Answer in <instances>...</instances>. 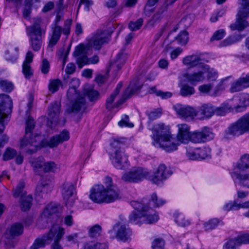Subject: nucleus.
<instances>
[{
    "label": "nucleus",
    "mask_w": 249,
    "mask_h": 249,
    "mask_svg": "<svg viewBox=\"0 0 249 249\" xmlns=\"http://www.w3.org/2000/svg\"><path fill=\"white\" fill-rule=\"evenodd\" d=\"M52 233H50V231L48 234L44 235L41 238H36L33 245L30 247V249H39L44 248L46 244H48V241L51 239Z\"/></svg>",
    "instance_id": "nucleus-32"
},
{
    "label": "nucleus",
    "mask_w": 249,
    "mask_h": 249,
    "mask_svg": "<svg viewBox=\"0 0 249 249\" xmlns=\"http://www.w3.org/2000/svg\"><path fill=\"white\" fill-rule=\"evenodd\" d=\"M178 128L177 138L181 143H188L189 142L193 143H203L213 138L214 135L211 129L205 126L200 130L190 132V128L186 124L178 125Z\"/></svg>",
    "instance_id": "nucleus-1"
},
{
    "label": "nucleus",
    "mask_w": 249,
    "mask_h": 249,
    "mask_svg": "<svg viewBox=\"0 0 249 249\" xmlns=\"http://www.w3.org/2000/svg\"><path fill=\"white\" fill-rule=\"evenodd\" d=\"M129 87L123 93L119 100L115 104H113V102L116 98L117 95L113 93H111L106 101V107L109 110H111L114 107H118L122 105L126 100L133 95L137 91L140 89V87L137 86L134 88Z\"/></svg>",
    "instance_id": "nucleus-13"
},
{
    "label": "nucleus",
    "mask_w": 249,
    "mask_h": 249,
    "mask_svg": "<svg viewBox=\"0 0 249 249\" xmlns=\"http://www.w3.org/2000/svg\"><path fill=\"white\" fill-rule=\"evenodd\" d=\"M61 192L66 205L71 207L74 202V194L75 189L72 183L66 181L61 188Z\"/></svg>",
    "instance_id": "nucleus-18"
},
{
    "label": "nucleus",
    "mask_w": 249,
    "mask_h": 249,
    "mask_svg": "<svg viewBox=\"0 0 249 249\" xmlns=\"http://www.w3.org/2000/svg\"><path fill=\"white\" fill-rule=\"evenodd\" d=\"M33 197L31 196H22L20 199V206L23 211L29 210L32 205Z\"/></svg>",
    "instance_id": "nucleus-40"
},
{
    "label": "nucleus",
    "mask_w": 249,
    "mask_h": 249,
    "mask_svg": "<svg viewBox=\"0 0 249 249\" xmlns=\"http://www.w3.org/2000/svg\"><path fill=\"white\" fill-rule=\"evenodd\" d=\"M58 169L56 164L53 161L44 162L43 170L44 172H55Z\"/></svg>",
    "instance_id": "nucleus-53"
},
{
    "label": "nucleus",
    "mask_w": 249,
    "mask_h": 249,
    "mask_svg": "<svg viewBox=\"0 0 249 249\" xmlns=\"http://www.w3.org/2000/svg\"><path fill=\"white\" fill-rule=\"evenodd\" d=\"M150 203H152L154 207H159L166 203V200L159 198L156 193H153L151 196Z\"/></svg>",
    "instance_id": "nucleus-48"
},
{
    "label": "nucleus",
    "mask_w": 249,
    "mask_h": 249,
    "mask_svg": "<svg viewBox=\"0 0 249 249\" xmlns=\"http://www.w3.org/2000/svg\"><path fill=\"white\" fill-rule=\"evenodd\" d=\"M52 189L53 186L50 180H48L46 182L42 180L40 184L36 188V199H39V198L45 197L48 193L52 191Z\"/></svg>",
    "instance_id": "nucleus-29"
},
{
    "label": "nucleus",
    "mask_w": 249,
    "mask_h": 249,
    "mask_svg": "<svg viewBox=\"0 0 249 249\" xmlns=\"http://www.w3.org/2000/svg\"><path fill=\"white\" fill-rule=\"evenodd\" d=\"M13 101L10 97L5 94H0V133L5 129V124L9 121L8 114L12 112Z\"/></svg>",
    "instance_id": "nucleus-8"
},
{
    "label": "nucleus",
    "mask_w": 249,
    "mask_h": 249,
    "mask_svg": "<svg viewBox=\"0 0 249 249\" xmlns=\"http://www.w3.org/2000/svg\"><path fill=\"white\" fill-rule=\"evenodd\" d=\"M105 188L102 185H95L90 191V198L97 203H105Z\"/></svg>",
    "instance_id": "nucleus-23"
},
{
    "label": "nucleus",
    "mask_w": 249,
    "mask_h": 249,
    "mask_svg": "<svg viewBox=\"0 0 249 249\" xmlns=\"http://www.w3.org/2000/svg\"><path fill=\"white\" fill-rule=\"evenodd\" d=\"M176 39L178 44L185 45L189 40L188 33L185 31H182L176 37Z\"/></svg>",
    "instance_id": "nucleus-55"
},
{
    "label": "nucleus",
    "mask_w": 249,
    "mask_h": 249,
    "mask_svg": "<svg viewBox=\"0 0 249 249\" xmlns=\"http://www.w3.org/2000/svg\"><path fill=\"white\" fill-rule=\"evenodd\" d=\"M105 203H111L120 198V190L116 185H112L108 188H105Z\"/></svg>",
    "instance_id": "nucleus-31"
},
{
    "label": "nucleus",
    "mask_w": 249,
    "mask_h": 249,
    "mask_svg": "<svg viewBox=\"0 0 249 249\" xmlns=\"http://www.w3.org/2000/svg\"><path fill=\"white\" fill-rule=\"evenodd\" d=\"M34 119L29 117L26 122V129L25 136L20 141V148L26 153L32 154L36 152L37 146V142L39 141V135H35L33 137L32 131L35 127Z\"/></svg>",
    "instance_id": "nucleus-2"
},
{
    "label": "nucleus",
    "mask_w": 249,
    "mask_h": 249,
    "mask_svg": "<svg viewBox=\"0 0 249 249\" xmlns=\"http://www.w3.org/2000/svg\"><path fill=\"white\" fill-rule=\"evenodd\" d=\"M75 97L76 99L72 103L71 106L66 110V112L69 114L77 113L80 111L84 110L86 108V102L84 97L79 96V95Z\"/></svg>",
    "instance_id": "nucleus-27"
},
{
    "label": "nucleus",
    "mask_w": 249,
    "mask_h": 249,
    "mask_svg": "<svg viewBox=\"0 0 249 249\" xmlns=\"http://www.w3.org/2000/svg\"><path fill=\"white\" fill-rule=\"evenodd\" d=\"M228 77L224 79H222L221 81L217 84L215 87L214 88L213 91L212 92L211 94V96H216L219 95L221 92L223 91L225 89V86L224 85V82L226 79H227Z\"/></svg>",
    "instance_id": "nucleus-51"
},
{
    "label": "nucleus",
    "mask_w": 249,
    "mask_h": 249,
    "mask_svg": "<svg viewBox=\"0 0 249 249\" xmlns=\"http://www.w3.org/2000/svg\"><path fill=\"white\" fill-rule=\"evenodd\" d=\"M195 92V89L187 84L183 85L180 89V94L183 97L189 96Z\"/></svg>",
    "instance_id": "nucleus-46"
},
{
    "label": "nucleus",
    "mask_w": 249,
    "mask_h": 249,
    "mask_svg": "<svg viewBox=\"0 0 249 249\" xmlns=\"http://www.w3.org/2000/svg\"><path fill=\"white\" fill-rule=\"evenodd\" d=\"M70 135L69 132L64 129L59 134L52 137L47 142V145L51 148L56 147L59 144L69 140Z\"/></svg>",
    "instance_id": "nucleus-28"
},
{
    "label": "nucleus",
    "mask_w": 249,
    "mask_h": 249,
    "mask_svg": "<svg viewBox=\"0 0 249 249\" xmlns=\"http://www.w3.org/2000/svg\"><path fill=\"white\" fill-rule=\"evenodd\" d=\"M214 106L210 103L205 104L201 106L199 110L196 112L197 117L200 120L209 119L214 115Z\"/></svg>",
    "instance_id": "nucleus-30"
},
{
    "label": "nucleus",
    "mask_w": 249,
    "mask_h": 249,
    "mask_svg": "<svg viewBox=\"0 0 249 249\" xmlns=\"http://www.w3.org/2000/svg\"><path fill=\"white\" fill-rule=\"evenodd\" d=\"M78 233H74L66 236L63 239L64 244L69 246L77 242Z\"/></svg>",
    "instance_id": "nucleus-56"
},
{
    "label": "nucleus",
    "mask_w": 249,
    "mask_h": 249,
    "mask_svg": "<svg viewBox=\"0 0 249 249\" xmlns=\"http://www.w3.org/2000/svg\"><path fill=\"white\" fill-rule=\"evenodd\" d=\"M25 187V183L23 181L20 180L18 183L17 187L14 190L13 196L15 197H18L20 196H25L23 192V189Z\"/></svg>",
    "instance_id": "nucleus-49"
},
{
    "label": "nucleus",
    "mask_w": 249,
    "mask_h": 249,
    "mask_svg": "<svg viewBox=\"0 0 249 249\" xmlns=\"http://www.w3.org/2000/svg\"><path fill=\"white\" fill-rule=\"evenodd\" d=\"M143 22V19L140 18L136 21H131L128 25V27L131 31H136L142 27Z\"/></svg>",
    "instance_id": "nucleus-62"
},
{
    "label": "nucleus",
    "mask_w": 249,
    "mask_h": 249,
    "mask_svg": "<svg viewBox=\"0 0 249 249\" xmlns=\"http://www.w3.org/2000/svg\"><path fill=\"white\" fill-rule=\"evenodd\" d=\"M73 56L76 58V63L79 69L84 65L89 64H96L99 61V57L94 55L90 58H88L83 45L80 44L76 47Z\"/></svg>",
    "instance_id": "nucleus-11"
},
{
    "label": "nucleus",
    "mask_w": 249,
    "mask_h": 249,
    "mask_svg": "<svg viewBox=\"0 0 249 249\" xmlns=\"http://www.w3.org/2000/svg\"><path fill=\"white\" fill-rule=\"evenodd\" d=\"M214 115L215 114L217 116H224L229 111V107L226 105L222 104L219 107L214 106Z\"/></svg>",
    "instance_id": "nucleus-57"
},
{
    "label": "nucleus",
    "mask_w": 249,
    "mask_h": 249,
    "mask_svg": "<svg viewBox=\"0 0 249 249\" xmlns=\"http://www.w3.org/2000/svg\"><path fill=\"white\" fill-rule=\"evenodd\" d=\"M198 149L199 159L209 158L211 156V149L208 147H204L201 149Z\"/></svg>",
    "instance_id": "nucleus-59"
},
{
    "label": "nucleus",
    "mask_w": 249,
    "mask_h": 249,
    "mask_svg": "<svg viewBox=\"0 0 249 249\" xmlns=\"http://www.w3.org/2000/svg\"><path fill=\"white\" fill-rule=\"evenodd\" d=\"M239 5L238 12L236 16L235 23L230 26L232 31H242L249 26V22L246 18L249 17V0H238Z\"/></svg>",
    "instance_id": "nucleus-6"
},
{
    "label": "nucleus",
    "mask_w": 249,
    "mask_h": 249,
    "mask_svg": "<svg viewBox=\"0 0 249 249\" xmlns=\"http://www.w3.org/2000/svg\"><path fill=\"white\" fill-rule=\"evenodd\" d=\"M60 107V103L59 102L51 103L49 107L47 125L51 128L54 127L58 123Z\"/></svg>",
    "instance_id": "nucleus-21"
},
{
    "label": "nucleus",
    "mask_w": 249,
    "mask_h": 249,
    "mask_svg": "<svg viewBox=\"0 0 249 249\" xmlns=\"http://www.w3.org/2000/svg\"><path fill=\"white\" fill-rule=\"evenodd\" d=\"M137 211L132 212L129 216V222L131 223H133L134 224H141V219L143 216L142 214V210L138 211L136 210Z\"/></svg>",
    "instance_id": "nucleus-41"
},
{
    "label": "nucleus",
    "mask_w": 249,
    "mask_h": 249,
    "mask_svg": "<svg viewBox=\"0 0 249 249\" xmlns=\"http://www.w3.org/2000/svg\"><path fill=\"white\" fill-rule=\"evenodd\" d=\"M0 88L5 92H10L14 89V85L13 83L7 80H1L0 81Z\"/></svg>",
    "instance_id": "nucleus-50"
},
{
    "label": "nucleus",
    "mask_w": 249,
    "mask_h": 249,
    "mask_svg": "<svg viewBox=\"0 0 249 249\" xmlns=\"http://www.w3.org/2000/svg\"><path fill=\"white\" fill-rule=\"evenodd\" d=\"M245 89L240 78H238L231 83L230 91L231 93L238 92Z\"/></svg>",
    "instance_id": "nucleus-47"
},
{
    "label": "nucleus",
    "mask_w": 249,
    "mask_h": 249,
    "mask_svg": "<svg viewBox=\"0 0 249 249\" xmlns=\"http://www.w3.org/2000/svg\"><path fill=\"white\" fill-rule=\"evenodd\" d=\"M201 53L193 54L185 57L182 60L183 63L189 68H194L199 66L202 68L205 62H207Z\"/></svg>",
    "instance_id": "nucleus-22"
},
{
    "label": "nucleus",
    "mask_w": 249,
    "mask_h": 249,
    "mask_svg": "<svg viewBox=\"0 0 249 249\" xmlns=\"http://www.w3.org/2000/svg\"><path fill=\"white\" fill-rule=\"evenodd\" d=\"M247 132L249 133V112L230 124L224 131V137L228 139H231Z\"/></svg>",
    "instance_id": "nucleus-5"
},
{
    "label": "nucleus",
    "mask_w": 249,
    "mask_h": 249,
    "mask_svg": "<svg viewBox=\"0 0 249 249\" xmlns=\"http://www.w3.org/2000/svg\"><path fill=\"white\" fill-rule=\"evenodd\" d=\"M50 233H52L53 236L51 237V239L48 241V244L53 241V243L51 246V249H63L62 247L59 244V241L65 234V229L57 225L54 224L50 230Z\"/></svg>",
    "instance_id": "nucleus-20"
},
{
    "label": "nucleus",
    "mask_w": 249,
    "mask_h": 249,
    "mask_svg": "<svg viewBox=\"0 0 249 249\" xmlns=\"http://www.w3.org/2000/svg\"><path fill=\"white\" fill-rule=\"evenodd\" d=\"M30 163L31 164L36 174L41 175L39 172L43 167L44 163V159L43 157L31 158L30 160Z\"/></svg>",
    "instance_id": "nucleus-36"
},
{
    "label": "nucleus",
    "mask_w": 249,
    "mask_h": 249,
    "mask_svg": "<svg viewBox=\"0 0 249 249\" xmlns=\"http://www.w3.org/2000/svg\"><path fill=\"white\" fill-rule=\"evenodd\" d=\"M226 35V32L224 29H219L215 31L212 37L210 38L211 41L214 40H219L222 39Z\"/></svg>",
    "instance_id": "nucleus-63"
},
{
    "label": "nucleus",
    "mask_w": 249,
    "mask_h": 249,
    "mask_svg": "<svg viewBox=\"0 0 249 249\" xmlns=\"http://www.w3.org/2000/svg\"><path fill=\"white\" fill-rule=\"evenodd\" d=\"M161 110L160 108L155 109L152 111H147L146 114L147 115L150 121H153L159 117L161 115Z\"/></svg>",
    "instance_id": "nucleus-58"
},
{
    "label": "nucleus",
    "mask_w": 249,
    "mask_h": 249,
    "mask_svg": "<svg viewBox=\"0 0 249 249\" xmlns=\"http://www.w3.org/2000/svg\"><path fill=\"white\" fill-rule=\"evenodd\" d=\"M240 208V205L238 204L235 201H230L226 203L223 207V210L225 211L231 210H237Z\"/></svg>",
    "instance_id": "nucleus-61"
},
{
    "label": "nucleus",
    "mask_w": 249,
    "mask_h": 249,
    "mask_svg": "<svg viewBox=\"0 0 249 249\" xmlns=\"http://www.w3.org/2000/svg\"><path fill=\"white\" fill-rule=\"evenodd\" d=\"M150 93H154L157 96L161 97L162 99H167L172 97V93L169 91L163 92L160 90H158L156 87H152L150 88Z\"/></svg>",
    "instance_id": "nucleus-43"
},
{
    "label": "nucleus",
    "mask_w": 249,
    "mask_h": 249,
    "mask_svg": "<svg viewBox=\"0 0 249 249\" xmlns=\"http://www.w3.org/2000/svg\"><path fill=\"white\" fill-rule=\"evenodd\" d=\"M187 81L192 85H195L199 82L204 81L205 76L204 72L201 71L187 73L185 76Z\"/></svg>",
    "instance_id": "nucleus-33"
},
{
    "label": "nucleus",
    "mask_w": 249,
    "mask_h": 249,
    "mask_svg": "<svg viewBox=\"0 0 249 249\" xmlns=\"http://www.w3.org/2000/svg\"><path fill=\"white\" fill-rule=\"evenodd\" d=\"M109 158L114 166L125 170L129 166L127 156L125 153L124 145L119 141H114L111 144Z\"/></svg>",
    "instance_id": "nucleus-4"
},
{
    "label": "nucleus",
    "mask_w": 249,
    "mask_h": 249,
    "mask_svg": "<svg viewBox=\"0 0 249 249\" xmlns=\"http://www.w3.org/2000/svg\"><path fill=\"white\" fill-rule=\"evenodd\" d=\"M108 233L110 238H116L123 242L128 241L132 234L131 230L128 225L120 222L116 223L113 229L109 231Z\"/></svg>",
    "instance_id": "nucleus-12"
},
{
    "label": "nucleus",
    "mask_w": 249,
    "mask_h": 249,
    "mask_svg": "<svg viewBox=\"0 0 249 249\" xmlns=\"http://www.w3.org/2000/svg\"><path fill=\"white\" fill-rule=\"evenodd\" d=\"M108 41V36L105 31L97 30L89 39L88 44L95 50H100L102 46Z\"/></svg>",
    "instance_id": "nucleus-19"
},
{
    "label": "nucleus",
    "mask_w": 249,
    "mask_h": 249,
    "mask_svg": "<svg viewBox=\"0 0 249 249\" xmlns=\"http://www.w3.org/2000/svg\"><path fill=\"white\" fill-rule=\"evenodd\" d=\"M83 94L87 96L90 101H94L97 100L99 96V92L93 89L91 85H86L83 89Z\"/></svg>",
    "instance_id": "nucleus-38"
},
{
    "label": "nucleus",
    "mask_w": 249,
    "mask_h": 249,
    "mask_svg": "<svg viewBox=\"0 0 249 249\" xmlns=\"http://www.w3.org/2000/svg\"><path fill=\"white\" fill-rule=\"evenodd\" d=\"M249 169V154H245L241 156L240 159L233 164V169L231 174L243 172Z\"/></svg>",
    "instance_id": "nucleus-26"
},
{
    "label": "nucleus",
    "mask_w": 249,
    "mask_h": 249,
    "mask_svg": "<svg viewBox=\"0 0 249 249\" xmlns=\"http://www.w3.org/2000/svg\"><path fill=\"white\" fill-rule=\"evenodd\" d=\"M17 151L10 147L6 148L3 155V160L7 161L13 159L17 155Z\"/></svg>",
    "instance_id": "nucleus-45"
},
{
    "label": "nucleus",
    "mask_w": 249,
    "mask_h": 249,
    "mask_svg": "<svg viewBox=\"0 0 249 249\" xmlns=\"http://www.w3.org/2000/svg\"><path fill=\"white\" fill-rule=\"evenodd\" d=\"M146 199H143L142 202L138 201H132L130 205L134 209L138 211L142 210V214L145 222L147 224H153L158 221L159 219L158 215L152 209L149 208L145 205Z\"/></svg>",
    "instance_id": "nucleus-10"
},
{
    "label": "nucleus",
    "mask_w": 249,
    "mask_h": 249,
    "mask_svg": "<svg viewBox=\"0 0 249 249\" xmlns=\"http://www.w3.org/2000/svg\"><path fill=\"white\" fill-rule=\"evenodd\" d=\"M80 84V80L77 78H73L71 80L69 83L70 88L67 92V96L70 100L79 95L76 89L79 86Z\"/></svg>",
    "instance_id": "nucleus-35"
},
{
    "label": "nucleus",
    "mask_w": 249,
    "mask_h": 249,
    "mask_svg": "<svg viewBox=\"0 0 249 249\" xmlns=\"http://www.w3.org/2000/svg\"><path fill=\"white\" fill-rule=\"evenodd\" d=\"M152 144L156 147H160L168 152H172L177 149L178 145L176 143V140L173 137L172 134L169 136L162 138L161 139L157 137H154V141Z\"/></svg>",
    "instance_id": "nucleus-15"
},
{
    "label": "nucleus",
    "mask_w": 249,
    "mask_h": 249,
    "mask_svg": "<svg viewBox=\"0 0 249 249\" xmlns=\"http://www.w3.org/2000/svg\"><path fill=\"white\" fill-rule=\"evenodd\" d=\"M71 24L72 20L68 19L65 21L63 28L59 25H51L48 46L51 48L54 46L59 40L62 34L67 37L71 33Z\"/></svg>",
    "instance_id": "nucleus-7"
},
{
    "label": "nucleus",
    "mask_w": 249,
    "mask_h": 249,
    "mask_svg": "<svg viewBox=\"0 0 249 249\" xmlns=\"http://www.w3.org/2000/svg\"><path fill=\"white\" fill-rule=\"evenodd\" d=\"M213 88V84L212 83H208L199 86L198 90L202 93L211 95Z\"/></svg>",
    "instance_id": "nucleus-60"
},
{
    "label": "nucleus",
    "mask_w": 249,
    "mask_h": 249,
    "mask_svg": "<svg viewBox=\"0 0 249 249\" xmlns=\"http://www.w3.org/2000/svg\"><path fill=\"white\" fill-rule=\"evenodd\" d=\"M231 175L235 182L237 180L239 184L249 188V173L239 172Z\"/></svg>",
    "instance_id": "nucleus-34"
},
{
    "label": "nucleus",
    "mask_w": 249,
    "mask_h": 249,
    "mask_svg": "<svg viewBox=\"0 0 249 249\" xmlns=\"http://www.w3.org/2000/svg\"><path fill=\"white\" fill-rule=\"evenodd\" d=\"M23 231V226L20 223H15L7 228L2 237V241L10 247H14L17 243L16 237Z\"/></svg>",
    "instance_id": "nucleus-9"
},
{
    "label": "nucleus",
    "mask_w": 249,
    "mask_h": 249,
    "mask_svg": "<svg viewBox=\"0 0 249 249\" xmlns=\"http://www.w3.org/2000/svg\"><path fill=\"white\" fill-rule=\"evenodd\" d=\"M173 108L177 114L181 117H194L197 116L196 110L189 106L177 104L173 106Z\"/></svg>",
    "instance_id": "nucleus-25"
},
{
    "label": "nucleus",
    "mask_w": 249,
    "mask_h": 249,
    "mask_svg": "<svg viewBox=\"0 0 249 249\" xmlns=\"http://www.w3.org/2000/svg\"><path fill=\"white\" fill-rule=\"evenodd\" d=\"M101 231V227L99 225H95L89 229L88 234L91 238L97 237L100 235Z\"/></svg>",
    "instance_id": "nucleus-52"
},
{
    "label": "nucleus",
    "mask_w": 249,
    "mask_h": 249,
    "mask_svg": "<svg viewBox=\"0 0 249 249\" xmlns=\"http://www.w3.org/2000/svg\"><path fill=\"white\" fill-rule=\"evenodd\" d=\"M165 241L162 238L155 239L152 243L153 249H164Z\"/></svg>",
    "instance_id": "nucleus-64"
},
{
    "label": "nucleus",
    "mask_w": 249,
    "mask_h": 249,
    "mask_svg": "<svg viewBox=\"0 0 249 249\" xmlns=\"http://www.w3.org/2000/svg\"><path fill=\"white\" fill-rule=\"evenodd\" d=\"M18 48H11L10 50H7L5 54L6 60L12 63L15 62L18 57Z\"/></svg>",
    "instance_id": "nucleus-42"
},
{
    "label": "nucleus",
    "mask_w": 249,
    "mask_h": 249,
    "mask_svg": "<svg viewBox=\"0 0 249 249\" xmlns=\"http://www.w3.org/2000/svg\"><path fill=\"white\" fill-rule=\"evenodd\" d=\"M242 37L243 36L240 35H233L230 36L221 41L219 44V47H224L231 45L238 42Z\"/></svg>",
    "instance_id": "nucleus-39"
},
{
    "label": "nucleus",
    "mask_w": 249,
    "mask_h": 249,
    "mask_svg": "<svg viewBox=\"0 0 249 249\" xmlns=\"http://www.w3.org/2000/svg\"><path fill=\"white\" fill-rule=\"evenodd\" d=\"M202 72L206 75L208 80L210 81H215L218 77V72L213 68H211L209 65L204 64L202 66Z\"/></svg>",
    "instance_id": "nucleus-37"
},
{
    "label": "nucleus",
    "mask_w": 249,
    "mask_h": 249,
    "mask_svg": "<svg viewBox=\"0 0 249 249\" xmlns=\"http://www.w3.org/2000/svg\"><path fill=\"white\" fill-rule=\"evenodd\" d=\"M172 174V172L170 170L167 169L164 164H161L154 174L148 175L147 179L154 184H159L162 183L163 180L166 179Z\"/></svg>",
    "instance_id": "nucleus-17"
},
{
    "label": "nucleus",
    "mask_w": 249,
    "mask_h": 249,
    "mask_svg": "<svg viewBox=\"0 0 249 249\" xmlns=\"http://www.w3.org/2000/svg\"><path fill=\"white\" fill-rule=\"evenodd\" d=\"M221 222L218 219L213 218L204 224L205 231H210L215 229Z\"/></svg>",
    "instance_id": "nucleus-54"
},
{
    "label": "nucleus",
    "mask_w": 249,
    "mask_h": 249,
    "mask_svg": "<svg viewBox=\"0 0 249 249\" xmlns=\"http://www.w3.org/2000/svg\"><path fill=\"white\" fill-rule=\"evenodd\" d=\"M148 175L147 171L139 167L124 173L122 177V179L125 182L137 183L144 178L147 179Z\"/></svg>",
    "instance_id": "nucleus-14"
},
{
    "label": "nucleus",
    "mask_w": 249,
    "mask_h": 249,
    "mask_svg": "<svg viewBox=\"0 0 249 249\" xmlns=\"http://www.w3.org/2000/svg\"><path fill=\"white\" fill-rule=\"evenodd\" d=\"M60 87H63L61 81L58 79H52L49 81L48 85L49 90L52 93H54L57 91Z\"/></svg>",
    "instance_id": "nucleus-44"
},
{
    "label": "nucleus",
    "mask_w": 249,
    "mask_h": 249,
    "mask_svg": "<svg viewBox=\"0 0 249 249\" xmlns=\"http://www.w3.org/2000/svg\"><path fill=\"white\" fill-rule=\"evenodd\" d=\"M61 210V207L59 204L53 202L50 203L44 209L41 218L38 221V225H39L40 223L47 222V218H49L50 217L53 218L56 217L58 218V221H61L62 219L58 218Z\"/></svg>",
    "instance_id": "nucleus-16"
},
{
    "label": "nucleus",
    "mask_w": 249,
    "mask_h": 249,
    "mask_svg": "<svg viewBox=\"0 0 249 249\" xmlns=\"http://www.w3.org/2000/svg\"><path fill=\"white\" fill-rule=\"evenodd\" d=\"M152 131L153 134L151 137L154 141V137H158L159 140L166 136H169L171 134L170 129L169 125H165L162 123L156 124L154 125Z\"/></svg>",
    "instance_id": "nucleus-24"
},
{
    "label": "nucleus",
    "mask_w": 249,
    "mask_h": 249,
    "mask_svg": "<svg viewBox=\"0 0 249 249\" xmlns=\"http://www.w3.org/2000/svg\"><path fill=\"white\" fill-rule=\"evenodd\" d=\"M42 19L40 18L34 19L33 23L30 26L26 27V34L29 38V42L34 51L40 50L43 36L46 33V29L42 26Z\"/></svg>",
    "instance_id": "nucleus-3"
}]
</instances>
